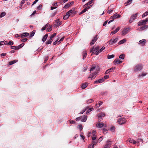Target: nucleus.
<instances>
[{"mask_svg":"<svg viewBox=\"0 0 148 148\" xmlns=\"http://www.w3.org/2000/svg\"><path fill=\"white\" fill-rule=\"evenodd\" d=\"M75 10H70L68 12L66 13V14L63 17V19L64 20L67 19L68 18L69 16H73L76 14L77 13L76 11H75Z\"/></svg>","mask_w":148,"mask_h":148,"instance_id":"1","label":"nucleus"},{"mask_svg":"<svg viewBox=\"0 0 148 148\" xmlns=\"http://www.w3.org/2000/svg\"><path fill=\"white\" fill-rule=\"evenodd\" d=\"M143 67V66L141 64H138L134 68V71H139L142 69Z\"/></svg>","mask_w":148,"mask_h":148,"instance_id":"2","label":"nucleus"},{"mask_svg":"<svg viewBox=\"0 0 148 148\" xmlns=\"http://www.w3.org/2000/svg\"><path fill=\"white\" fill-rule=\"evenodd\" d=\"M138 14V13H137L134 14H133L131 16L129 20V22L130 23H131L136 18V17L137 16Z\"/></svg>","mask_w":148,"mask_h":148,"instance_id":"3","label":"nucleus"},{"mask_svg":"<svg viewBox=\"0 0 148 148\" xmlns=\"http://www.w3.org/2000/svg\"><path fill=\"white\" fill-rule=\"evenodd\" d=\"M126 121L125 118H121L118 119V123L119 124L122 125L125 123Z\"/></svg>","mask_w":148,"mask_h":148,"instance_id":"4","label":"nucleus"},{"mask_svg":"<svg viewBox=\"0 0 148 148\" xmlns=\"http://www.w3.org/2000/svg\"><path fill=\"white\" fill-rule=\"evenodd\" d=\"M99 46H98L96 47L95 49H94V48H92L90 50V52H92L94 54H95L97 52H98V51L99 50Z\"/></svg>","mask_w":148,"mask_h":148,"instance_id":"5","label":"nucleus"},{"mask_svg":"<svg viewBox=\"0 0 148 148\" xmlns=\"http://www.w3.org/2000/svg\"><path fill=\"white\" fill-rule=\"evenodd\" d=\"M130 28L129 27L124 28L122 32V35H125L130 31Z\"/></svg>","mask_w":148,"mask_h":148,"instance_id":"6","label":"nucleus"},{"mask_svg":"<svg viewBox=\"0 0 148 148\" xmlns=\"http://www.w3.org/2000/svg\"><path fill=\"white\" fill-rule=\"evenodd\" d=\"M118 40V38H116L114 39H111L108 41L109 44L110 45H112V44L115 43Z\"/></svg>","mask_w":148,"mask_h":148,"instance_id":"7","label":"nucleus"},{"mask_svg":"<svg viewBox=\"0 0 148 148\" xmlns=\"http://www.w3.org/2000/svg\"><path fill=\"white\" fill-rule=\"evenodd\" d=\"M98 38L97 37V35L95 36V37L90 42V45H92L94 44L95 42L97 40Z\"/></svg>","mask_w":148,"mask_h":148,"instance_id":"8","label":"nucleus"},{"mask_svg":"<svg viewBox=\"0 0 148 148\" xmlns=\"http://www.w3.org/2000/svg\"><path fill=\"white\" fill-rule=\"evenodd\" d=\"M73 3V2L72 1L70 3H68L65 5L64 8L65 9L69 8L72 5Z\"/></svg>","mask_w":148,"mask_h":148,"instance_id":"9","label":"nucleus"},{"mask_svg":"<svg viewBox=\"0 0 148 148\" xmlns=\"http://www.w3.org/2000/svg\"><path fill=\"white\" fill-rule=\"evenodd\" d=\"M97 75V72H95L91 74L90 75L89 77L88 78H90L91 79H93L95 77L96 75Z\"/></svg>","mask_w":148,"mask_h":148,"instance_id":"10","label":"nucleus"},{"mask_svg":"<svg viewBox=\"0 0 148 148\" xmlns=\"http://www.w3.org/2000/svg\"><path fill=\"white\" fill-rule=\"evenodd\" d=\"M146 24V22L145 21V20H141V21L139 22L138 23V25L139 26H140V25H145Z\"/></svg>","mask_w":148,"mask_h":148,"instance_id":"11","label":"nucleus"},{"mask_svg":"<svg viewBox=\"0 0 148 148\" xmlns=\"http://www.w3.org/2000/svg\"><path fill=\"white\" fill-rule=\"evenodd\" d=\"M53 6L51 7V9H54L57 8L58 5L57 3L56 2H54L52 4Z\"/></svg>","mask_w":148,"mask_h":148,"instance_id":"12","label":"nucleus"},{"mask_svg":"<svg viewBox=\"0 0 148 148\" xmlns=\"http://www.w3.org/2000/svg\"><path fill=\"white\" fill-rule=\"evenodd\" d=\"M111 145V141H108L106 143L104 148H109Z\"/></svg>","mask_w":148,"mask_h":148,"instance_id":"13","label":"nucleus"},{"mask_svg":"<svg viewBox=\"0 0 148 148\" xmlns=\"http://www.w3.org/2000/svg\"><path fill=\"white\" fill-rule=\"evenodd\" d=\"M104 79H102V78L101 79H99L98 80L94 82V84H98L100 83H101L103 82H104Z\"/></svg>","mask_w":148,"mask_h":148,"instance_id":"14","label":"nucleus"},{"mask_svg":"<svg viewBox=\"0 0 148 148\" xmlns=\"http://www.w3.org/2000/svg\"><path fill=\"white\" fill-rule=\"evenodd\" d=\"M148 27V25H145L141 27L140 28H138V30H139L142 31L143 30H144Z\"/></svg>","mask_w":148,"mask_h":148,"instance_id":"15","label":"nucleus"},{"mask_svg":"<svg viewBox=\"0 0 148 148\" xmlns=\"http://www.w3.org/2000/svg\"><path fill=\"white\" fill-rule=\"evenodd\" d=\"M122 61L119 60V59H116L113 62L114 64H120L122 62Z\"/></svg>","mask_w":148,"mask_h":148,"instance_id":"16","label":"nucleus"},{"mask_svg":"<svg viewBox=\"0 0 148 148\" xmlns=\"http://www.w3.org/2000/svg\"><path fill=\"white\" fill-rule=\"evenodd\" d=\"M104 125V124L103 123H98L96 124V126L97 127L101 128Z\"/></svg>","mask_w":148,"mask_h":148,"instance_id":"17","label":"nucleus"},{"mask_svg":"<svg viewBox=\"0 0 148 148\" xmlns=\"http://www.w3.org/2000/svg\"><path fill=\"white\" fill-rule=\"evenodd\" d=\"M29 35V33L27 32H25L22 34H21V37L23 38L24 37H27Z\"/></svg>","mask_w":148,"mask_h":148,"instance_id":"18","label":"nucleus"},{"mask_svg":"<svg viewBox=\"0 0 148 148\" xmlns=\"http://www.w3.org/2000/svg\"><path fill=\"white\" fill-rule=\"evenodd\" d=\"M146 42V40L145 39H143V40H140L139 41V44H141L142 45H145V44Z\"/></svg>","mask_w":148,"mask_h":148,"instance_id":"19","label":"nucleus"},{"mask_svg":"<svg viewBox=\"0 0 148 148\" xmlns=\"http://www.w3.org/2000/svg\"><path fill=\"white\" fill-rule=\"evenodd\" d=\"M127 142H129L130 143H133V144H135L136 143V141L130 138L127 140Z\"/></svg>","mask_w":148,"mask_h":148,"instance_id":"20","label":"nucleus"},{"mask_svg":"<svg viewBox=\"0 0 148 148\" xmlns=\"http://www.w3.org/2000/svg\"><path fill=\"white\" fill-rule=\"evenodd\" d=\"M120 29V27H118L116 29L114 30V31H112L111 32V34H114L116 33H117Z\"/></svg>","mask_w":148,"mask_h":148,"instance_id":"21","label":"nucleus"},{"mask_svg":"<svg viewBox=\"0 0 148 148\" xmlns=\"http://www.w3.org/2000/svg\"><path fill=\"white\" fill-rule=\"evenodd\" d=\"M82 55L83 56V59L84 60L85 58H86L87 55V53L86 51H83L82 53Z\"/></svg>","mask_w":148,"mask_h":148,"instance_id":"22","label":"nucleus"},{"mask_svg":"<svg viewBox=\"0 0 148 148\" xmlns=\"http://www.w3.org/2000/svg\"><path fill=\"white\" fill-rule=\"evenodd\" d=\"M87 116H86L84 115L82 117V118L81 119V121L83 122H85L87 119Z\"/></svg>","mask_w":148,"mask_h":148,"instance_id":"23","label":"nucleus"},{"mask_svg":"<svg viewBox=\"0 0 148 148\" xmlns=\"http://www.w3.org/2000/svg\"><path fill=\"white\" fill-rule=\"evenodd\" d=\"M132 0H128L125 3V6H127L130 4L132 2Z\"/></svg>","mask_w":148,"mask_h":148,"instance_id":"24","label":"nucleus"},{"mask_svg":"<svg viewBox=\"0 0 148 148\" xmlns=\"http://www.w3.org/2000/svg\"><path fill=\"white\" fill-rule=\"evenodd\" d=\"M47 31L48 32H50L51 31V30L52 29V25H50L49 24V25H48V27H47Z\"/></svg>","mask_w":148,"mask_h":148,"instance_id":"25","label":"nucleus"},{"mask_svg":"<svg viewBox=\"0 0 148 148\" xmlns=\"http://www.w3.org/2000/svg\"><path fill=\"white\" fill-rule=\"evenodd\" d=\"M98 142V140H93L92 142V143L91 144L92 145V148L94 147V145H95L97 144Z\"/></svg>","mask_w":148,"mask_h":148,"instance_id":"26","label":"nucleus"},{"mask_svg":"<svg viewBox=\"0 0 148 148\" xmlns=\"http://www.w3.org/2000/svg\"><path fill=\"white\" fill-rule=\"evenodd\" d=\"M88 84L87 83H84L82 86L81 87L82 89H84L88 86Z\"/></svg>","mask_w":148,"mask_h":148,"instance_id":"27","label":"nucleus"},{"mask_svg":"<svg viewBox=\"0 0 148 148\" xmlns=\"http://www.w3.org/2000/svg\"><path fill=\"white\" fill-rule=\"evenodd\" d=\"M48 36V34H46L43 37L42 39V41L43 42H45L46 41L47 38Z\"/></svg>","mask_w":148,"mask_h":148,"instance_id":"28","label":"nucleus"},{"mask_svg":"<svg viewBox=\"0 0 148 148\" xmlns=\"http://www.w3.org/2000/svg\"><path fill=\"white\" fill-rule=\"evenodd\" d=\"M56 22L57 23V26H59L61 25L62 24V22H61L59 19L56 20Z\"/></svg>","mask_w":148,"mask_h":148,"instance_id":"29","label":"nucleus"},{"mask_svg":"<svg viewBox=\"0 0 148 148\" xmlns=\"http://www.w3.org/2000/svg\"><path fill=\"white\" fill-rule=\"evenodd\" d=\"M25 44L24 43H23L20 45L18 46L17 47V48L16 49V50H18L21 48L22 47H23V46Z\"/></svg>","mask_w":148,"mask_h":148,"instance_id":"30","label":"nucleus"},{"mask_svg":"<svg viewBox=\"0 0 148 148\" xmlns=\"http://www.w3.org/2000/svg\"><path fill=\"white\" fill-rule=\"evenodd\" d=\"M126 41V39L125 38H124L122 40H121L119 42V44L121 45L123 44L124 42H125Z\"/></svg>","mask_w":148,"mask_h":148,"instance_id":"31","label":"nucleus"},{"mask_svg":"<svg viewBox=\"0 0 148 148\" xmlns=\"http://www.w3.org/2000/svg\"><path fill=\"white\" fill-rule=\"evenodd\" d=\"M121 15H117V14H115L114 15L112 16V17L114 18H118L120 17Z\"/></svg>","mask_w":148,"mask_h":148,"instance_id":"32","label":"nucleus"},{"mask_svg":"<svg viewBox=\"0 0 148 148\" xmlns=\"http://www.w3.org/2000/svg\"><path fill=\"white\" fill-rule=\"evenodd\" d=\"M93 0H91L89 2H88L86 4H85L84 5V6L85 7H86V6H87L91 4H92V3Z\"/></svg>","mask_w":148,"mask_h":148,"instance_id":"33","label":"nucleus"},{"mask_svg":"<svg viewBox=\"0 0 148 148\" xmlns=\"http://www.w3.org/2000/svg\"><path fill=\"white\" fill-rule=\"evenodd\" d=\"M17 62V60H14L10 61L9 62V64L10 65H12V64H14V63H15L16 62Z\"/></svg>","mask_w":148,"mask_h":148,"instance_id":"34","label":"nucleus"},{"mask_svg":"<svg viewBox=\"0 0 148 148\" xmlns=\"http://www.w3.org/2000/svg\"><path fill=\"white\" fill-rule=\"evenodd\" d=\"M115 55L113 54L111 55H108L107 58L108 59H110L114 57Z\"/></svg>","mask_w":148,"mask_h":148,"instance_id":"35","label":"nucleus"},{"mask_svg":"<svg viewBox=\"0 0 148 148\" xmlns=\"http://www.w3.org/2000/svg\"><path fill=\"white\" fill-rule=\"evenodd\" d=\"M96 67V66L95 65H92V67L91 68V69H90V71H94Z\"/></svg>","mask_w":148,"mask_h":148,"instance_id":"36","label":"nucleus"},{"mask_svg":"<svg viewBox=\"0 0 148 148\" xmlns=\"http://www.w3.org/2000/svg\"><path fill=\"white\" fill-rule=\"evenodd\" d=\"M98 115L99 116H101V117H103L105 116V114L103 112H101L99 113L98 114Z\"/></svg>","mask_w":148,"mask_h":148,"instance_id":"37","label":"nucleus"},{"mask_svg":"<svg viewBox=\"0 0 148 148\" xmlns=\"http://www.w3.org/2000/svg\"><path fill=\"white\" fill-rule=\"evenodd\" d=\"M93 101V100L92 99H90L87 100L86 103L87 104H89Z\"/></svg>","mask_w":148,"mask_h":148,"instance_id":"38","label":"nucleus"},{"mask_svg":"<svg viewBox=\"0 0 148 148\" xmlns=\"http://www.w3.org/2000/svg\"><path fill=\"white\" fill-rule=\"evenodd\" d=\"M35 30H33L32 31V32L31 33L29 37H32V36H33L34 34H35Z\"/></svg>","mask_w":148,"mask_h":148,"instance_id":"39","label":"nucleus"},{"mask_svg":"<svg viewBox=\"0 0 148 148\" xmlns=\"http://www.w3.org/2000/svg\"><path fill=\"white\" fill-rule=\"evenodd\" d=\"M147 75V73H142L140 74H139L138 77H141L142 76H145Z\"/></svg>","mask_w":148,"mask_h":148,"instance_id":"40","label":"nucleus"},{"mask_svg":"<svg viewBox=\"0 0 148 148\" xmlns=\"http://www.w3.org/2000/svg\"><path fill=\"white\" fill-rule=\"evenodd\" d=\"M49 25V24L48 23H47L45 26V27H42V29H41V30L42 31H43V30H45V29H46V28L47 27H48Z\"/></svg>","mask_w":148,"mask_h":148,"instance_id":"41","label":"nucleus"},{"mask_svg":"<svg viewBox=\"0 0 148 148\" xmlns=\"http://www.w3.org/2000/svg\"><path fill=\"white\" fill-rule=\"evenodd\" d=\"M125 55L124 54H122L121 55L119 56V58H121L123 60L124 59V58Z\"/></svg>","mask_w":148,"mask_h":148,"instance_id":"42","label":"nucleus"},{"mask_svg":"<svg viewBox=\"0 0 148 148\" xmlns=\"http://www.w3.org/2000/svg\"><path fill=\"white\" fill-rule=\"evenodd\" d=\"M147 15H148V11H146L144 14H143L142 15V18H143Z\"/></svg>","mask_w":148,"mask_h":148,"instance_id":"43","label":"nucleus"},{"mask_svg":"<svg viewBox=\"0 0 148 148\" xmlns=\"http://www.w3.org/2000/svg\"><path fill=\"white\" fill-rule=\"evenodd\" d=\"M78 128L80 130V131L81 132L82 129H83L82 125L81 124L78 125Z\"/></svg>","mask_w":148,"mask_h":148,"instance_id":"44","label":"nucleus"},{"mask_svg":"<svg viewBox=\"0 0 148 148\" xmlns=\"http://www.w3.org/2000/svg\"><path fill=\"white\" fill-rule=\"evenodd\" d=\"M96 134H93V136L92 137V140H96Z\"/></svg>","mask_w":148,"mask_h":148,"instance_id":"45","label":"nucleus"},{"mask_svg":"<svg viewBox=\"0 0 148 148\" xmlns=\"http://www.w3.org/2000/svg\"><path fill=\"white\" fill-rule=\"evenodd\" d=\"M6 14V13L5 12H2L1 13V14L0 15V18H2L3 16H4Z\"/></svg>","mask_w":148,"mask_h":148,"instance_id":"46","label":"nucleus"},{"mask_svg":"<svg viewBox=\"0 0 148 148\" xmlns=\"http://www.w3.org/2000/svg\"><path fill=\"white\" fill-rule=\"evenodd\" d=\"M93 110V108H89L86 111V113L87 114L88 113H89L90 111L92 110Z\"/></svg>","mask_w":148,"mask_h":148,"instance_id":"47","label":"nucleus"},{"mask_svg":"<svg viewBox=\"0 0 148 148\" xmlns=\"http://www.w3.org/2000/svg\"><path fill=\"white\" fill-rule=\"evenodd\" d=\"M26 1L25 0H23L21 1V5H20V8L21 9H22V8H21V7H22V5L24 3L25 1Z\"/></svg>","mask_w":148,"mask_h":148,"instance_id":"48","label":"nucleus"},{"mask_svg":"<svg viewBox=\"0 0 148 148\" xmlns=\"http://www.w3.org/2000/svg\"><path fill=\"white\" fill-rule=\"evenodd\" d=\"M103 51V50H102L101 49V48L100 49L99 51H98V52H97L96 53H95V54L96 55H97L99 54V53H101V52L102 51Z\"/></svg>","mask_w":148,"mask_h":148,"instance_id":"49","label":"nucleus"},{"mask_svg":"<svg viewBox=\"0 0 148 148\" xmlns=\"http://www.w3.org/2000/svg\"><path fill=\"white\" fill-rule=\"evenodd\" d=\"M64 38V37H63L62 38H61L60 40L58 41V42H59V44L61 42L63 41Z\"/></svg>","mask_w":148,"mask_h":148,"instance_id":"50","label":"nucleus"},{"mask_svg":"<svg viewBox=\"0 0 148 148\" xmlns=\"http://www.w3.org/2000/svg\"><path fill=\"white\" fill-rule=\"evenodd\" d=\"M108 132V130L105 129H103V133L104 134H106Z\"/></svg>","mask_w":148,"mask_h":148,"instance_id":"51","label":"nucleus"},{"mask_svg":"<svg viewBox=\"0 0 148 148\" xmlns=\"http://www.w3.org/2000/svg\"><path fill=\"white\" fill-rule=\"evenodd\" d=\"M82 118V116H80L79 117H78L76 118V121H78L80 120H81V119Z\"/></svg>","mask_w":148,"mask_h":148,"instance_id":"52","label":"nucleus"},{"mask_svg":"<svg viewBox=\"0 0 148 148\" xmlns=\"http://www.w3.org/2000/svg\"><path fill=\"white\" fill-rule=\"evenodd\" d=\"M109 76L108 75H106L104 76V77L102 78V79H104V81L106 79H108L109 77Z\"/></svg>","mask_w":148,"mask_h":148,"instance_id":"53","label":"nucleus"},{"mask_svg":"<svg viewBox=\"0 0 148 148\" xmlns=\"http://www.w3.org/2000/svg\"><path fill=\"white\" fill-rule=\"evenodd\" d=\"M14 44L13 42L12 41H9L8 42V44L10 45H12Z\"/></svg>","mask_w":148,"mask_h":148,"instance_id":"54","label":"nucleus"},{"mask_svg":"<svg viewBox=\"0 0 148 148\" xmlns=\"http://www.w3.org/2000/svg\"><path fill=\"white\" fill-rule=\"evenodd\" d=\"M92 5H91L88 6H86V7H85V8H84V9H90L92 6Z\"/></svg>","mask_w":148,"mask_h":148,"instance_id":"55","label":"nucleus"},{"mask_svg":"<svg viewBox=\"0 0 148 148\" xmlns=\"http://www.w3.org/2000/svg\"><path fill=\"white\" fill-rule=\"evenodd\" d=\"M27 40V38H24L22 40H21V42H25Z\"/></svg>","mask_w":148,"mask_h":148,"instance_id":"56","label":"nucleus"},{"mask_svg":"<svg viewBox=\"0 0 148 148\" xmlns=\"http://www.w3.org/2000/svg\"><path fill=\"white\" fill-rule=\"evenodd\" d=\"M88 108H88H87L86 109H84V110H83L82 111H81L80 112V114H83L84 112H85V111H86V109H87Z\"/></svg>","mask_w":148,"mask_h":148,"instance_id":"57","label":"nucleus"},{"mask_svg":"<svg viewBox=\"0 0 148 148\" xmlns=\"http://www.w3.org/2000/svg\"><path fill=\"white\" fill-rule=\"evenodd\" d=\"M42 5L41 4H40L39 6H38L37 8V9H41L42 8Z\"/></svg>","mask_w":148,"mask_h":148,"instance_id":"58","label":"nucleus"},{"mask_svg":"<svg viewBox=\"0 0 148 148\" xmlns=\"http://www.w3.org/2000/svg\"><path fill=\"white\" fill-rule=\"evenodd\" d=\"M102 120V117L101 116H99L98 115V121L99 122L100 121Z\"/></svg>","mask_w":148,"mask_h":148,"instance_id":"59","label":"nucleus"},{"mask_svg":"<svg viewBox=\"0 0 148 148\" xmlns=\"http://www.w3.org/2000/svg\"><path fill=\"white\" fill-rule=\"evenodd\" d=\"M57 34L56 33H53L50 37L51 38H53Z\"/></svg>","mask_w":148,"mask_h":148,"instance_id":"60","label":"nucleus"},{"mask_svg":"<svg viewBox=\"0 0 148 148\" xmlns=\"http://www.w3.org/2000/svg\"><path fill=\"white\" fill-rule=\"evenodd\" d=\"M87 10H83L81 12H80L79 14V15L81 14H82L83 13L85 12Z\"/></svg>","mask_w":148,"mask_h":148,"instance_id":"61","label":"nucleus"},{"mask_svg":"<svg viewBox=\"0 0 148 148\" xmlns=\"http://www.w3.org/2000/svg\"><path fill=\"white\" fill-rule=\"evenodd\" d=\"M70 123L71 124H73V123H76V122L75 121L71 120L70 121Z\"/></svg>","mask_w":148,"mask_h":148,"instance_id":"62","label":"nucleus"},{"mask_svg":"<svg viewBox=\"0 0 148 148\" xmlns=\"http://www.w3.org/2000/svg\"><path fill=\"white\" fill-rule=\"evenodd\" d=\"M110 72V70H109V69H108V70H106V71L105 73V74H108Z\"/></svg>","mask_w":148,"mask_h":148,"instance_id":"63","label":"nucleus"},{"mask_svg":"<svg viewBox=\"0 0 148 148\" xmlns=\"http://www.w3.org/2000/svg\"><path fill=\"white\" fill-rule=\"evenodd\" d=\"M49 58L48 57V56H47L45 58V60H44L45 62V63L48 60Z\"/></svg>","mask_w":148,"mask_h":148,"instance_id":"64","label":"nucleus"}]
</instances>
